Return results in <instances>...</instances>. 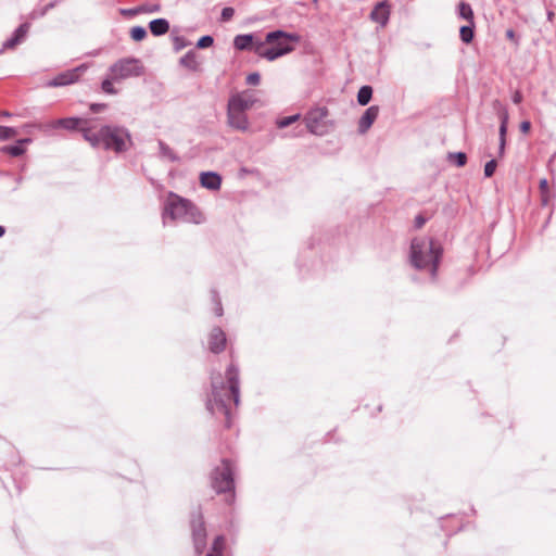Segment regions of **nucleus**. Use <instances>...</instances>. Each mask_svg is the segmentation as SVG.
<instances>
[{"instance_id": "f257e3e1", "label": "nucleus", "mask_w": 556, "mask_h": 556, "mask_svg": "<svg viewBox=\"0 0 556 556\" xmlns=\"http://www.w3.org/2000/svg\"><path fill=\"white\" fill-rule=\"evenodd\" d=\"M226 379L227 386L220 378L213 379L207 408L212 414H222L225 418V426L229 428L232 409L239 405V371L233 365L227 368Z\"/></svg>"}, {"instance_id": "f03ea898", "label": "nucleus", "mask_w": 556, "mask_h": 556, "mask_svg": "<svg viewBox=\"0 0 556 556\" xmlns=\"http://www.w3.org/2000/svg\"><path fill=\"white\" fill-rule=\"evenodd\" d=\"M84 139L93 148L122 152L127 148L128 135L119 127L104 125L97 128L91 125V128L84 129Z\"/></svg>"}, {"instance_id": "7ed1b4c3", "label": "nucleus", "mask_w": 556, "mask_h": 556, "mask_svg": "<svg viewBox=\"0 0 556 556\" xmlns=\"http://www.w3.org/2000/svg\"><path fill=\"white\" fill-rule=\"evenodd\" d=\"M299 36L287 34L281 30L268 33L265 41L253 45L254 52L268 61H274L294 50L295 43L299 42Z\"/></svg>"}, {"instance_id": "20e7f679", "label": "nucleus", "mask_w": 556, "mask_h": 556, "mask_svg": "<svg viewBox=\"0 0 556 556\" xmlns=\"http://www.w3.org/2000/svg\"><path fill=\"white\" fill-rule=\"evenodd\" d=\"M442 251V247L432 238H415L410 245V260L416 268L430 267L431 275L435 277Z\"/></svg>"}, {"instance_id": "39448f33", "label": "nucleus", "mask_w": 556, "mask_h": 556, "mask_svg": "<svg viewBox=\"0 0 556 556\" xmlns=\"http://www.w3.org/2000/svg\"><path fill=\"white\" fill-rule=\"evenodd\" d=\"M143 65L140 60L135 58H125L116 61L109 72V76L102 81L101 89L104 93L116 94L118 91L114 88V81L138 77L143 74Z\"/></svg>"}, {"instance_id": "423d86ee", "label": "nucleus", "mask_w": 556, "mask_h": 556, "mask_svg": "<svg viewBox=\"0 0 556 556\" xmlns=\"http://www.w3.org/2000/svg\"><path fill=\"white\" fill-rule=\"evenodd\" d=\"M164 216L172 220H185L193 224H201L204 220L203 214L189 200L169 192L165 205Z\"/></svg>"}, {"instance_id": "0eeeda50", "label": "nucleus", "mask_w": 556, "mask_h": 556, "mask_svg": "<svg viewBox=\"0 0 556 556\" xmlns=\"http://www.w3.org/2000/svg\"><path fill=\"white\" fill-rule=\"evenodd\" d=\"M329 111L325 106L311 109L304 116L307 130L316 136H324L330 131L333 123L328 119Z\"/></svg>"}, {"instance_id": "6e6552de", "label": "nucleus", "mask_w": 556, "mask_h": 556, "mask_svg": "<svg viewBox=\"0 0 556 556\" xmlns=\"http://www.w3.org/2000/svg\"><path fill=\"white\" fill-rule=\"evenodd\" d=\"M212 486L217 493L233 490L232 467L229 460L224 459L212 472Z\"/></svg>"}, {"instance_id": "1a4fd4ad", "label": "nucleus", "mask_w": 556, "mask_h": 556, "mask_svg": "<svg viewBox=\"0 0 556 556\" xmlns=\"http://www.w3.org/2000/svg\"><path fill=\"white\" fill-rule=\"evenodd\" d=\"M191 531L194 548L198 554H202L206 546V529L201 515H198L192 519Z\"/></svg>"}, {"instance_id": "9d476101", "label": "nucleus", "mask_w": 556, "mask_h": 556, "mask_svg": "<svg viewBox=\"0 0 556 556\" xmlns=\"http://www.w3.org/2000/svg\"><path fill=\"white\" fill-rule=\"evenodd\" d=\"M87 66L80 65L73 70H67L63 73L56 75L52 80H50L47 86L48 87H62L74 84L79 80L81 75L86 72Z\"/></svg>"}, {"instance_id": "9b49d317", "label": "nucleus", "mask_w": 556, "mask_h": 556, "mask_svg": "<svg viewBox=\"0 0 556 556\" xmlns=\"http://www.w3.org/2000/svg\"><path fill=\"white\" fill-rule=\"evenodd\" d=\"M51 128H64L68 130H79L84 135L85 128H91V121L79 117H66L53 121L49 125Z\"/></svg>"}, {"instance_id": "f8f14e48", "label": "nucleus", "mask_w": 556, "mask_h": 556, "mask_svg": "<svg viewBox=\"0 0 556 556\" xmlns=\"http://www.w3.org/2000/svg\"><path fill=\"white\" fill-rule=\"evenodd\" d=\"M391 13V5L388 1L378 2L370 12V20L380 26L384 27L389 21Z\"/></svg>"}, {"instance_id": "ddd939ff", "label": "nucleus", "mask_w": 556, "mask_h": 556, "mask_svg": "<svg viewBox=\"0 0 556 556\" xmlns=\"http://www.w3.org/2000/svg\"><path fill=\"white\" fill-rule=\"evenodd\" d=\"M226 346V334L220 328H214L208 337V349L213 353H220Z\"/></svg>"}, {"instance_id": "4468645a", "label": "nucleus", "mask_w": 556, "mask_h": 556, "mask_svg": "<svg viewBox=\"0 0 556 556\" xmlns=\"http://www.w3.org/2000/svg\"><path fill=\"white\" fill-rule=\"evenodd\" d=\"M227 116H228V123L231 127H233L238 130H247L248 129L249 123H248L247 115L244 114L243 111H239V110L233 111L232 106L228 105Z\"/></svg>"}, {"instance_id": "2eb2a0df", "label": "nucleus", "mask_w": 556, "mask_h": 556, "mask_svg": "<svg viewBox=\"0 0 556 556\" xmlns=\"http://www.w3.org/2000/svg\"><path fill=\"white\" fill-rule=\"evenodd\" d=\"M254 103V99L249 96L247 92L233 94L228 102L229 106H232V110L245 111L250 109Z\"/></svg>"}, {"instance_id": "dca6fc26", "label": "nucleus", "mask_w": 556, "mask_h": 556, "mask_svg": "<svg viewBox=\"0 0 556 556\" xmlns=\"http://www.w3.org/2000/svg\"><path fill=\"white\" fill-rule=\"evenodd\" d=\"M379 114V106H369L358 122V131L365 134L377 119Z\"/></svg>"}, {"instance_id": "f3484780", "label": "nucleus", "mask_w": 556, "mask_h": 556, "mask_svg": "<svg viewBox=\"0 0 556 556\" xmlns=\"http://www.w3.org/2000/svg\"><path fill=\"white\" fill-rule=\"evenodd\" d=\"M201 186L210 189L217 190L220 188L222 179L220 176L216 173L207 172L202 173L200 176Z\"/></svg>"}, {"instance_id": "a211bd4d", "label": "nucleus", "mask_w": 556, "mask_h": 556, "mask_svg": "<svg viewBox=\"0 0 556 556\" xmlns=\"http://www.w3.org/2000/svg\"><path fill=\"white\" fill-rule=\"evenodd\" d=\"M29 25L27 23L22 24L16 30L14 36L5 41L3 47L5 49H13L15 46H17L22 40L25 38L26 34L28 33Z\"/></svg>"}, {"instance_id": "6ab92c4d", "label": "nucleus", "mask_w": 556, "mask_h": 556, "mask_svg": "<svg viewBox=\"0 0 556 556\" xmlns=\"http://www.w3.org/2000/svg\"><path fill=\"white\" fill-rule=\"evenodd\" d=\"M150 30L154 36H161L168 31L169 24L164 18L153 20L149 24Z\"/></svg>"}, {"instance_id": "aec40b11", "label": "nucleus", "mask_w": 556, "mask_h": 556, "mask_svg": "<svg viewBox=\"0 0 556 556\" xmlns=\"http://www.w3.org/2000/svg\"><path fill=\"white\" fill-rule=\"evenodd\" d=\"M225 546V538L223 535L216 536L211 547V551L206 554V556H223Z\"/></svg>"}, {"instance_id": "412c9836", "label": "nucleus", "mask_w": 556, "mask_h": 556, "mask_svg": "<svg viewBox=\"0 0 556 556\" xmlns=\"http://www.w3.org/2000/svg\"><path fill=\"white\" fill-rule=\"evenodd\" d=\"M233 45L238 50L250 49L253 45V37L252 35H238L235 38Z\"/></svg>"}, {"instance_id": "4be33fe9", "label": "nucleus", "mask_w": 556, "mask_h": 556, "mask_svg": "<svg viewBox=\"0 0 556 556\" xmlns=\"http://www.w3.org/2000/svg\"><path fill=\"white\" fill-rule=\"evenodd\" d=\"M180 63L191 71H198L199 68V62L193 52H189L184 58H181Z\"/></svg>"}, {"instance_id": "5701e85b", "label": "nucleus", "mask_w": 556, "mask_h": 556, "mask_svg": "<svg viewBox=\"0 0 556 556\" xmlns=\"http://www.w3.org/2000/svg\"><path fill=\"white\" fill-rule=\"evenodd\" d=\"M372 96V88L370 86H363L357 93V101L361 105H366Z\"/></svg>"}, {"instance_id": "b1692460", "label": "nucleus", "mask_w": 556, "mask_h": 556, "mask_svg": "<svg viewBox=\"0 0 556 556\" xmlns=\"http://www.w3.org/2000/svg\"><path fill=\"white\" fill-rule=\"evenodd\" d=\"M30 139H23L17 142L15 146L5 147L4 151L12 156H20L25 152L24 143H28Z\"/></svg>"}, {"instance_id": "393cba45", "label": "nucleus", "mask_w": 556, "mask_h": 556, "mask_svg": "<svg viewBox=\"0 0 556 556\" xmlns=\"http://www.w3.org/2000/svg\"><path fill=\"white\" fill-rule=\"evenodd\" d=\"M458 12L460 17L467 20L470 24L473 23V11L468 3L464 1L459 2Z\"/></svg>"}, {"instance_id": "a878e982", "label": "nucleus", "mask_w": 556, "mask_h": 556, "mask_svg": "<svg viewBox=\"0 0 556 556\" xmlns=\"http://www.w3.org/2000/svg\"><path fill=\"white\" fill-rule=\"evenodd\" d=\"M473 27H475V23H472V24L469 23V25L460 27V29H459L460 39L465 43H470L472 41V39H473Z\"/></svg>"}, {"instance_id": "bb28decb", "label": "nucleus", "mask_w": 556, "mask_h": 556, "mask_svg": "<svg viewBox=\"0 0 556 556\" xmlns=\"http://www.w3.org/2000/svg\"><path fill=\"white\" fill-rule=\"evenodd\" d=\"M540 192H541L542 203L544 205H546L551 199V195H549L548 182L545 178L540 180Z\"/></svg>"}, {"instance_id": "cd10ccee", "label": "nucleus", "mask_w": 556, "mask_h": 556, "mask_svg": "<svg viewBox=\"0 0 556 556\" xmlns=\"http://www.w3.org/2000/svg\"><path fill=\"white\" fill-rule=\"evenodd\" d=\"M130 37L135 41H141L147 37V30L142 26H135L130 29Z\"/></svg>"}, {"instance_id": "c85d7f7f", "label": "nucleus", "mask_w": 556, "mask_h": 556, "mask_svg": "<svg viewBox=\"0 0 556 556\" xmlns=\"http://www.w3.org/2000/svg\"><path fill=\"white\" fill-rule=\"evenodd\" d=\"M506 132H507V124H501V126H500V156L504 155L505 146H506Z\"/></svg>"}, {"instance_id": "c756f323", "label": "nucleus", "mask_w": 556, "mask_h": 556, "mask_svg": "<svg viewBox=\"0 0 556 556\" xmlns=\"http://www.w3.org/2000/svg\"><path fill=\"white\" fill-rule=\"evenodd\" d=\"M17 135L16 129L7 126H0V140L12 139Z\"/></svg>"}, {"instance_id": "7c9ffc66", "label": "nucleus", "mask_w": 556, "mask_h": 556, "mask_svg": "<svg viewBox=\"0 0 556 556\" xmlns=\"http://www.w3.org/2000/svg\"><path fill=\"white\" fill-rule=\"evenodd\" d=\"M299 118H300V115H299V114H296V115H292V116H288V117H283V118H281V119H279V121L277 122V126H278L279 128H285V127H287V126H289V125L293 124L294 122H296Z\"/></svg>"}, {"instance_id": "2f4dec72", "label": "nucleus", "mask_w": 556, "mask_h": 556, "mask_svg": "<svg viewBox=\"0 0 556 556\" xmlns=\"http://www.w3.org/2000/svg\"><path fill=\"white\" fill-rule=\"evenodd\" d=\"M450 159L451 160H455L456 165L459 166V167L464 166L466 164V162H467V156L463 152L451 154Z\"/></svg>"}, {"instance_id": "473e14b6", "label": "nucleus", "mask_w": 556, "mask_h": 556, "mask_svg": "<svg viewBox=\"0 0 556 556\" xmlns=\"http://www.w3.org/2000/svg\"><path fill=\"white\" fill-rule=\"evenodd\" d=\"M213 41L211 36H203L199 39L197 47L200 49L208 48L213 45Z\"/></svg>"}, {"instance_id": "72a5a7b5", "label": "nucleus", "mask_w": 556, "mask_h": 556, "mask_svg": "<svg viewBox=\"0 0 556 556\" xmlns=\"http://www.w3.org/2000/svg\"><path fill=\"white\" fill-rule=\"evenodd\" d=\"M496 166H497V163H496V161H495V160H491V161H489V162L485 164V166H484V175H485L486 177H491V176L494 174V172H495V169H496Z\"/></svg>"}, {"instance_id": "f704fd0d", "label": "nucleus", "mask_w": 556, "mask_h": 556, "mask_svg": "<svg viewBox=\"0 0 556 556\" xmlns=\"http://www.w3.org/2000/svg\"><path fill=\"white\" fill-rule=\"evenodd\" d=\"M235 15V10L230 7L224 8L222 11L220 20L223 22L230 21Z\"/></svg>"}, {"instance_id": "c9c22d12", "label": "nucleus", "mask_w": 556, "mask_h": 556, "mask_svg": "<svg viewBox=\"0 0 556 556\" xmlns=\"http://www.w3.org/2000/svg\"><path fill=\"white\" fill-rule=\"evenodd\" d=\"M260 80H261V76H260L258 73H251L247 77V83L249 85L255 86V85H257L260 83Z\"/></svg>"}, {"instance_id": "e433bc0d", "label": "nucleus", "mask_w": 556, "mask_h": 556, "mask_svg": "<svg viewBox=\"0 0 556 556\" xmlns=\"http://www.w3.org/2000/svg\"><path fill=\"white\" fill-rule=\"evenodd\" d=\"M520 131L525 135H528L531 130V123L529 121H523L520 123Z\"/></svg>"}, {"instance_id": "4c0bfd02", "label": "nucleus", "mask_w": 556, "mask_h": 556, "mask_svg": "<svg viewBox=\"0 0 556 556\" xmlns=\"http://www.w3.org/2000/svg\"><path fill=\"white\" fill-rule=\"evenodd\" d=\"M144 12H146V9L143 7H139V8L130 9V10H123L124 14H129V15H136V14L144 13Z\"/></svg>"}, {"instance_id": "58836bf2", "label": "nucleus", "mask_w": 556, "mask_h": 556, "mask_svg": "<svg viewBox=\"0 0 556 556\" xmlns=\"http://www.w3.org/2000/svg\"><path fill=\"white\" fill-rule=\"evenodd\" d=\"M501 124H508V112L505 108L500 111Z\"/></svg>"}, {"instance_id": "ea45409f", "label": "nucleus", "mask_w": 556, "mask_h": 556, "mask_svg": "<svg viewBox=\"0 0 556 556\" xmlns=\"http://www.w3.org/2000/svg\"><path fill=\"white\" fill-rule=\"evenodd\" d=\"M426 220L427 219L424 217V215H417L415 218V227L418 229L421 228L426 224Z\"/></svg>"}, {"instance_id": "a19ab883", "label": "nucleus", "mask_w": 556, "mask_h": 556, "mask_svg": "<svg viewBox=\"0 0 556 556\" xmlns=\"http://www.w3.org/2000/svg\"><path fill=\"white\" fill-rule=\"evenodd\" d=\"M106 108V104L104 103H93L90 105V110L93 113H99L100 111L104 110Z\"/></svg>"}, {"instance_id": "79ce46f5", "label": "nucleus", "mask_w": 556, "mask_h": 556, "mask_svg": "<svg viewBox=\"0 0 556 556\" xmlns=\"http://www.w3.org/2000/svg\"><path fill=\"white\" fill-rule=\"evenodd\" d=\"M506 37H507V39L513 41L515 45H518V39H517L516 34H515V31L513 29H507L506 30Z\"/></svg>"}, {"instance_id": "37998d69", "label": "nucleus", "mask_w": 556, "mask_h": 556, "mask_svg": "<svg viewBox=\"0 0 556 556\" xmlns=\"http://www.w3.org/2000/svg\"><path fill=\"white\" fill-rule=\"evenodd\" d=\"M513 101L516 103V104H519L521 101H522V94L520 91H516L514 93V97H513Z\"/></svg>"}, {"instance_id": "c03bdc74", "label": "nucleus", "mask_w": 556, "mask_h": 556, "mask_svg": "<svg viewBox=\"0 0 556 556\" xmlns=\"http://www.w3.org/2000/svg\"><path fill=\"white\" fill-rule=\"evenodd\" d=\"M146 9V12L144 13H152V12H156L160 10V7L159 5H152V7H143Z\"/></svg>"}, {"instance_id": "a18cd8bd", "label": "nucleus", "mask_w": 556, "mask_h": 556, "mask_svg": "<svg viewBox=\"0 0 556 556\" xmlns=\"http://www.w3.org/2000/svg\"><path fill=\"white\" fill-rule=\"evenodd\" d=\"M5 233L4 227L0 226V238Z\"/></svg>"}, {"instance_id": "49530a36", "label": "nucleus", "mask_w": 556, "mask_h": 556, "mask_svg": "<svg viewBox=\"0 0 556 556\" xmlns=\"http://www.w3.org/2000/svg\"><path fill=\"white\" fill-rule=\"evenodd\" d=\"M2 115L3 116H9V113L8 112H3Z\"/></svg>"}]
</instances>
